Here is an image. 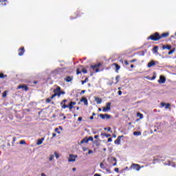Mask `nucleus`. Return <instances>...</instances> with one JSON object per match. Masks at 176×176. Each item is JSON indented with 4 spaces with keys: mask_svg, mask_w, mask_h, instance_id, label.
I'll return each mask as SVG.
<instances>
[{
    "mask_svg": "<svg viewBox=\"0 0 176 176\" xmlns=\"http://www.w3.org/2000/svg\"><path fill=\"white\" fill-rule=\"evenodd\" d=\"M168 35V32L163 33L161 36L159 35V33L156 32L155 34L150 36L149 39H151V41H159V39H162V38H167Z\"/></svg>",
    "mask_w": 176,
    "mask_h": 176,
    "instance_id": "1",
    "label": "nucleus"
},
{
    "mask_svg": "<svg viewBox=\"0 0 176 176\" xmlns=\"http://www.w3.org/2000/svg\"><path fill=\"white\" fill-rule=\"evenodd\" d=\"M78 158V155L70 154L68 157V162H76V159Z\"/></svg>",
    "mask_w": 176,
    "mask_h": 176,
    "instance_id": "2",
    "label": "nucleus"
},
{
    "mask_svg": "<svg viewBox=\"0 0 176 176\" xmlns=\"http://www.w3.org/2000/svg\"><path fill=\"white\" fill-rule=\"evenodd\" d=\"M57 91H60V87L56 88V90H54V94L50 98H47L46 99V102H50V101H52V100H53V98H54V97L57 96Z\"/></svg>",
    "mask_w": 176,
    "mask_h": 176,
    "instance_id": "3",
    "label": "nucleus"
},
{
    "mask_svg": "<svg viewBox=\"0 0 176 176\" xmlns=\"http://www.w3.org/2000/svg\"><path fill=\"white\" fill-rule=\"evenodd\" d=\"M109 111H111V102H107L106 107L102 109L103 112H108Z\"/></svg>",
    "mask_w": 176,
    "mask_h": 176,
    "instance_id": "4",
    "label": "nucleus"
},
{
    "mask_svg": "<svg viewBox=\"0 0 176 176\" xmlns=\"http://www.w3.org/2000/svg\"><path fill=\"white\" fill-rule=\"evenodd\" d=\"M81 71L83 74H87V71H86V69H85L82 66H80L76 70V74L79 75Z\"/></svg>",
    "mask_w": 176,
    "mask_h": 176,
    "instance_id": "5",
    "label": "nucleus"
},
{
    "mask_svg": "<svg viewBox=\"0 0 176 176\" xmlns=\"http://www.w3.org/2000/svg\"><path fill=\"white\" fill-rule=\"evenodd\" d=\"M131 168H133V170H136V171H140L141 169V167H140V165L133 164L131 165Z\"/></svg>",
    "mask_w": 176,
    "mask_h": 176,
    "instance_id": "6",
    "label": "nucleus"
},
{
    "mask_svg": "<svg viewBox=\"0 0 176 176\" xmlns=\"http://www.w3.org/2000/svg\"><path fill=\"white\" fill-rule=\"evenodd\" d=\"M158 82L161 84L166 83V77L164 76H160V79L158 80Z\"/></svg>",
    "mask_w": 176,
    "mask_h": 176,
    "instance_id": "7",
    "label": "nucleus"
},
{
    "mask_svg": "<svg viewBox=\"0 0 176 176\" xmlns=\"http://www.w3.org/2000/svg\"><path fill=\"white\" fill-rule=\"evenodd\" d=\"M161 107H164L165 109H170V107H171V104L170 103H161Z\"/></svg>",
    "mask_w": 176,
    "mask_h": 176,
    "instance_id": "8",
    "label": "nucleus"
},
{
    "mask_svg": "<svg viewBox=\"0 0 176 176\" xmlns=\"http://www.w3.org/2000/svg\"><path fill=\"white\" fill-rule=\"evenodd\" d=\"M100 117L101 119H111V116L108 114H100Z\"/></svg>",
    "mask_w": 176,
    "mask_h": 176,
    "instance_id": "9",
    "label": "nucleus"
},
{
    "mask_svg": "<svg viewBox=\"0 0 176 176\" xmlns=\"http://www.w3.org/2000/svg\"><path fill=\"white\" fill-rule=\"evenodd\" d=\"M80 102H84V104L86 105V106L89 105V102H87V98H86L85 97H82L81 98Z\"/></svg>",
    "mask_w": 176,
    "mask_h": 176,
    "instance_id": "10",
    "label": "nucleus"
},
{
    "mask_svg": "<svg viewBox=\"0 0 176 176\" xmlns=\"http://www.w3.org/2000/svg\"><path fill=\"white\" fill-rule=\"evenodd\" d=\"M122 136H118L117 140H115L114 143L116 144V145H120V141L122 140Z\"/></svg>",
    "mask_w": 176,
    "mask_h": 176,
    "instance_id": "11",
    "label": "nucleus"
},
{
    "mask_svg": "<svg viewBox=\"0 0 176 176\" xmlns=\"http://www.w3.org/2000/svg\"><path fill=\"white\" fill-rule=\"evenodd\" d=\"M94 99H95V101L97 104H101V102H102V100H101V98H100L97 96H95Z\"/></svg>",
    "mask_w": 176,
    "mask_h": 176,
    "instance_id": "12",
    "label": "nucleus"
},
{
    "mask_svg": "<svg viewBox=\"0 0 176 176\" xmlns=\"http://www.w3.org/2000/svg\"><path fill=\"white\" fill-rule=\"evenodd\" d=\"M156 65V63H155V61L151 60L150 63H148L147 67L148 68H151V67H153Z\"/></svg>",
    "mask_w": 176,
    "mask_h": 176,
    "instance_id": "13",
    "label": "nucleus"
},
{
    "mask_svg": "<svg viewBox=\"0 0 176 176\" xmlns=\"http://www.w3.org/2000/svg\"><path fill=\"white\" fill-rule=\"evenodd\" d=\"M43 141H45V138H41V139H38V140H37V143H36V144L37 145H42V144H43Z\"/></svg>",
    "mask_w": 176,
    "mask_h": 176,
    "instance_id": "14",
    "label": "nucleus"
},
{
    "mask_svg": "<svg viewBox=\"0 0 176 176\" xmlns=\"http://www.w3.org/2000/svg\"><path fill=\"white\" fill-rule=\"evenodd\" d=\"M87 142H89V140L87 139V138H85L80 141V145H82V144H87Z\"/></svg>",
    "mask_w": 176,
    "mask_h": 176,
    "instance_id": "15",
    "label": "nucleus"
},
{
    "mask_svg": "<svg viewBox=\"0 0 176 176\" xmlns=\"http://www.w3.org/2000/svg\"><path fill=\"white\" fill-rule=\"evenodd\" d=\"M74 105H76V102H71L70 104H69V109H72V108H74Z\"/></svg>",
    "mask_w": 176,
    "mask_h": 176,
    "instance_id": "16",
    "label": "nucleus"
},
{
    "mask_svg": "<svg viewBox=\"0 0 176 176\" xmlns=\"http://www.w3.org/2000/svg\"><path fill=\"white\" fill-rule=\"evenodd\" d=\"M23 54H24V47H22L19 50V56H23Z\"/></svg>",
    "mask_w": 176,
    "mask_h": 176,
    "instance_id": "17",
    "label": "nucleus"
},
{
    "mask_svg": "<svg viewBox=\"0 0 176 176\" xmlns=\"http://www.w3.org/2000/svg\"><path fill=\"white\" fill-rule=\"evenodd\" d=\"M18 89H24L25 91H27V90H28V87H27V86H25V85H19L18 87Z\"/></svg>",
    "mask_w": 176,
    "mask_h": 176,
    "instance_id": "18",
    "label": "nucleus"
},
{
    "mask_svg": "<svg viewBox=\"0 0 176 176\" xmlns=\"http://www.w3.org/2000/svg\"><path fill=\"white\" fill-rule=\"evenodd\" d=\"M162 49H163V50H165V49H167V50H171V46H170V45H163Z\"/></svg>",
    "mask_w": 176,
    "mask_h": 176,
    "instance_id": "19",
    "label": "nucleus"
},
{
    "mask_svg": "<svg viewBox=\"0 0 176 176\" xmlns=\"http://www.w3.org/2000/svg\"><path fill=\"white\" fill-rule=\"evenodd\" d=\"M49 160H50V162H53V160H54V155L51 154V155L49 156Z\"/></svg>",
    "mask_w": 176,
    "mask_h": 176,
    "instance_id": "20",
    "label": "nucleus"
},
{
    "mask_svg": "<svg viewBox=\"0 0 176 176\" xmlns=\"http://www.w3.org/2000/svg\"><path fill=\"white\" fill-rule=\"evenodd\" d=\"M100 65H101V64L98 63L97 65L91 66V68H92V69H96V68H98Z\"/></svg>",
    "mask_w": 176,
    "mask_h": 176,
    "instance_id": "21",
    "label": "nucleus"
},
{
    "mask_svg": "<svg viewBox=\"0 0 176 176\" xmlns=\"http://www.w3.org/2000/svg\"><path fill=\"white\" fill-rule=\"evenodd\" d=\"M137 117L140 119H144V115H142L141 113H137Z\"/></svg>",
    "mask_w": 176,
    "mask_h": 176,
    "instance_id": "22",
    "label": "nucleus"
},
{
    "mask_svg": "<svg viewBox=\"0 0 176 176\" xmlns=\"http://www.w3.org/2000/svg\"><path fill=\"white\" fill-rule=\"evenodd\" d=\"M114 66H115L116 68V72H118V70L120 69V66H119V65H118V64H116V63H114Z\"/></svg>",
    "mask_w": 176,
    "mask_h": 176,
    "instance_id": "23",
    "label": "nucleus"
},
{
    "mask_svg": "<svg viewBox=\"0 0 176 176\" xmlns=\"http://www.w3.org/2000/svg\"><path fill=\"white\" fill-rule=\"evenodd\" d=\"M101 137H106L107 138H109V137H111V134H107V133H101Z\"/></svg>",
    "mask_w": 176,
    "mask_h": 176,
    "instance_id": "24",
    "label": "nucleus"
},
{
    "mask_svg": "<svg viewBox=\"0 0 176 176\" xmlns=\"http://www.w3.org/2000/svg\"><path fill=\"white\" fill-rule=\"evenodd\" d=\"M54 156H55L56 159H60V155L57 152L54 153Z\"/></svg>",
    "mask_w": 176,
    "mask_h": 176,
    "instance_id": "25",
    "label": "nucleus"
},
{
    "mask_svg": "<svg viewBox=\"0 0 176 176\" xmlns=\"http://www.w3.org/2000/svg\"><path fill=\"white\" fill-rule=\"evenodd\" d=\"M61 94H65V93L63 91L60 92V89H59V91L56 92V96H58V97H60V96H61Z\"/></svg>",
    "mask_w": 176,
    "mask_h": 176,
    "instance_id": "26",
    "label": "nucleus"
},
{
    "mask_svg": "<svg viewBox=\"0 0 176 176\" xmlns=\"http://www.w3.org/2000/svg\"><path fill=\"white\" fill-rule=\"evenodd\" d=\"M141 132L140 131H135L133 132V135H136V136H138V135H141Z\"/></svg>",
    "mask_w": 176,
    "mask_h": 176,
    "instance_id": "27",
    "label": "nucleus"
},
{
    "mask_svg": "<svg viewBox=\"0 0 176 176\" xmlns=\"http://www.w3.org/2000/svg\"><path fill=\"white\" fill-rule=\"evenodd\" d=\"M158 49H159V47L155 46V47H154L153 52H154V53H157Z\"/></svg>",
    "mask_w": 176,
    "mask_h": 176,
    "instance_id": "28",
    "label": "nucleus"
},
{
    "mask_svg": "<svg viewBox=\"0 0 176 176\" xmlns=\"http://www.w3.org/2000/svg\"><path fill=\"white\" fill-rule=\"evenodd\" d=\"M65 80H66V82H71V80H72V78H71V77H67V78H65Z\"/></svg>",
    "mask_w": 176,
    "mask_h": 176,
    "instance_id": "29",
    "label": "nucleus"
},
{
    "mask_svg": "<svg viewBox=\"0 0 176 176\" xmlns=\"http://www.w3.org/2000/svg\"><path fill=\"white\" fill-rule=\"evenodd\" d=\"M174 52H175V50H171L170 51L168 52V54L170 55L173 54V53H174Z\"/></svg>",
    "mask_w": 176,
    "mask_h": 176,
    "instance_id": "30",
    "label": "nucleus"
},
{
    "mask_svg": "<svg viewBox=\"0 0 176 176\" xmlns=\"http://www.w3.org/2000/svg\"><path fill=\"white\" fill-rule=\"evenodd\" d=\"M6 96H8V92H7V91H4V92L3 93V98H5V97H6Z\"/></svg>",
    "mask_w": 176,
    "mask_h": 176,
    "instance_id": "31",
    "label": "nucleus"
},
{
    "mask_svg": "<svg viewBox=\"0 0 176 176\" xmlns=\"http://www.w3.org/2000/svg\"><path fill=\"white\" fill-rule=\"evenodd\" d=\"M111 160H113L114 162H116L113 164V166H116V158L112 157V158H111Z\"/></svg>",
    "mask_w": 176,
    "mask_h": 176,
    "instance_id": "32",
    "label": "nucleus"
},
{
    "mask_svg": "<svg viewBox=\"0 0 176 176\" xmlns=\"http://www.w3.org/2000/svg\"><path fill=\"white\" fill-rule=\"evenodd\" d=\"M119 79H120V76H117L116 77V83H118V82H119Z\"/></svg>",
    "mask_w": 176,
    "mask_h": 176,
    "instance_id": "33",
    "label": "nucleus"
},
{
    "mask_svg": "<svg viewBox=\"0 0 176 176\" xmlns=\"http://www.w3.org/2000/svg\"><path fill=\"white\" fill-rule=\"evenodd\" d=\"M86 82H89V79L86 78L85 80H82V85H85V83H86Z\"/></svg>",
    "mask_w": 176,
    "mask_h": 176,
    "instance_id": "34",
    "label": "nucleus"
},
{
    "mask_svg": "<svg viewBox=\"0 0 176 176\" xmlns=\"http://www.w3.org/2000/svg\"><path fill=\"white\" fill-rule=\"evenodd\" d=\"M87 140H88V142L89 141H94V138H93V137H89L87 138Z\"/></svg>",
    "mask_w": 176,
    "mask_h": 176,
    "instance_id": "35",
    "label": "nucleus"
},
{
    "mask_svg": "<svg viewBox=\"0 0 176 176\" xmlns=\"http://www.w3.org/2000/svg\"><path fill=\"white\" fill-rule=\"evenodd\" d=\"M95 144H96V146H101V144L100 143H98V141H96Z\"/></svg>",
    "mask_w": 176,
    "mask_h": 176,
    "instance_id": "36",
    "label": "nucleus"
},
{
    "mask_svg": "<svg viewBox=\"0 0 176 176\" xmlns=\"http://www.w3.org/2000/svg\"><path fill=\"white\" fill-rule=\"evenodd\" d=\"M67 102V100H63V102H60V105H64Z\"/></svg>",
    "mask_w": 176,
    "mask_h": 176,
    "instance_id": "37",
    "label": "nucleus"
},
{
    "mask_svg": "<svg viewBox=\"0 0 176 176\" xmlns=\"http://www.w3.org/2000/svg\"><path fill=\"white\" fill-rule=\"evenodd\" d=\"M62 108H63V109H65V108H69V106L66 104H62Z\"/></svg>",
    "mask_w": 176,
    "mask_h": 176,
    "instance_id": "38",
    "label": "nucleus"
},
{
    "mask_svg": "<svg viewBox=\"0 0 176 176\" xmlns=\"http://www.w3.org/2000/svg\"><path fill=\"white\" fill-rule=\"evenodd\" d=\"M55 132L57 133L58 134H60V131H58V128L55 129Z\"/></svg>",
    "mask_w": 176,
    "mask_h": 176,
    "instance_id": "39",
    "label": "nucleus"
},
{
    "mask_svg": "<svg viewBox=\"0 0 176 176\" xmlns=\"http://www.w3.org/2000/svg\"><path fill=\"white\" fill-rule=\"evenodd\" d=\"M20 144H21V145H24V144H25V141H24V140L21 141V142H20Z\"/></svg>",
    "mask_w": 176,
    "mask_h": 176,
    "instance_id": "40",
    "label": "nucleus"
},
{
    "mask_svg": "<svg viewBox=\"0 0 176 176\" xmlns=\"http://www.w3.org/2000/svg\"><path fill=\"white\" fill-rule=\"evenodd\" d=\"M94 71H95L96 72H100V70L98 69V67H96L95 69H93Z\"/></svg>",
    "mask_w": 176,
    "mask_h": 176,
    "instance_id": "41",
    "label": "nucleus"
},
{
    "mask_svg": "<svg viewBox=\"0 0 176 176\" xmlns=\"http://www.w3.org/2000/svg\"><path fill=\"white\" fill-rule=\"evenodd\" d=\"M93 153H94L93 151H91V150H89V151H88V154H89V155H91V154H93Z\"/></svg>",
    "mask_w": 176,
    "mask_h": 176,
    "instance_id": "42",
    "label": "nucleus"
},
{
    "mask_svg": "<svg viewBox=\"0 0 176 176\" xmlns=\"http://www.w3.org/2000/svg\"><path fill=\"white\" fill-rule=\"evenodd\" d=\"M5 76H3V74L0 73V78H3Z\"/></svg>",
    "mask_w": 176,
    "mask_h": 176,
    "instance_id": "43",
    "label": "nucleus"
},
{
    "mask_svg": "<svg viewBox=\"0 0 176 176\" xmlns=\"http://www.w3.org/2000/svg\"><path fill=\"white\" fill-rule=\"evenodd\" d=\"M82 151H84V152H86V151H88V148L86 147H83Z\"/></svg>",
    "mask_w": 176,
    "mask_h": 176,
    "instance_id": "44",
    "label": "nucleus"
},
{
    "mask_svg": "<svg viewBox=\"0 0 176 176\" xmlns=\"http://www.w3.org/2000/svg\"><path fill=\"white\" fill-rule=\"evenodd\" d=\"M107 141L108 142H112V138H109Z\"/></svg>",
    "mask_w": 176,
    "mask_h": 176,
    "instance_id": "45",
    "label": "nucleus"
},
{
    "mask_svg": "<svg viewBox=\"0 0 176 176\" xmlns=\"http://www.w3.org/2000/svg\"><path fill=\"white\" fill-rule=\"evenodd\" d=\"M100 168H104V164H103V163H101V164H100Z\"/></svg>",
    "mask_w": 176,
    "mask_h": 176,
    "instance_id": "46",
    "label": "nucleus"
},
{
    "mask_svg": "<svg viewBox=\"0 0 176 176\" xmlns=\"http://www.w3.org/2000/svg\"><path fill=\"white\" fill-rule=\"evenodd\" d=\"M104 130H107L108 131H111V127H109L108 129L104 128Z\"/></svg>",
    "mask_w": 176,
    "mask_h": 176,
    "instance_id": "47",
    "label": "nucleus"
},
{
    "mask_svg": "<svg viewBox=\"0 0 176 176\" xmlns=\"http://www.w3.org/2000/svg\"><path fill=\"white\" fill-rule=\"evenodd\" d=\"M124 64H125L126 65H129V62H128L127 60H124Z\"/></svg>",
    "mask_w": 176,
    "mask_h": 176,
    "instance_id": "48",
    "label": "nucleus"
},
{
    "mask_svg": "<svg viewBox=\"0 0 176 176\" xmlns=\"http://www.w3.org/2000/svg\"><path fill=\"white\" fill-rule=\"evenodd\" d=\"M135 61H137V60L133 59V60H131V63H135Z\"/></svg>",
    "mask_w": 176,
    "mask_h": 176,
    "instance_id": "49",
    "label": "nucleus"
},
{
    "mask_svg": "<svg viewBox=\"0 0 176 176\" xmlns=\"http://www.w3.org/2000/svg\"><path fill=\"white\" fill-rule=\"evenodd\" d=\"M78 121H79V122H82V117H79V118H78Z\"/></svg>",
    "mask_w": 176,
    "mask_h": 176,
    "instance_id": "50",
    "label": "nucleus"
},
{
    "mask_svg": "<svg viewBox=\"0 0 176 176\" xmlns=\"http://www.w3.org/2000/svg\"><path fill=\"white\" fill-rule=\"evenodd\" d=\"M114 170H115V171H116V173H118V171H119V168H116Z\"/></svg>",
    "mask_w": 176,
    "mask_h": 176,
    "instance_id": "51",
    "label": "nucleus"
},
{
    "mask_svg": "<svg viewBox=\"0 0 176 176\" xmlns=\"http://www.w3.org/2000/svg\"><path fill=\"white\" fill-rule=\"evenodd\" d=\"M56 135H57L56 133H52V137L54 138V137H56Z\"/></svg>",
    "mask_w": 176,
    "mask_h": 176,
    "instance_id": "52",
    "label": "nucleus"
},
{
    "mask_svg": "<svg viewBox=\"0 0 176 176\" xmlns=\"http://www.w3.org/2000/svg\"><path fill=\"white\" fill-rule=\"evenodd\" d=\"M118 94H119V96H122V92H121V91H118Z\"/></svg>",
    "mask_w": 176,
    "mask_h": 176,
    "instance_id": "53",
    "label": "nucleus"
},
{
    "mask_svg": "<svg viewBox=\"0 0 176 176\" xmlns=\"http://www.w3.org/2000/svg\"><path fill=\"white\" fill-rule=\"evenodd\" d=\"M94 176H101V175L96 173L94 175Z\"/></svg>",
    "mask_w": 176,
    "mask_h": 176,
    "instance_id": "54",
    "label": "nucleus"
},
{
    "mask_svg": "<svg viewBox=\"0 0 176 176\" xmlns=\"http://www.w3.org/2000/svg\"><path fill=\"white\" fill-rule=\"evenodd\" d=\"M72 171H76V168H73Z\"/></svg>",
    "mask_w": 176,
    "mask_h": 176,
    "instance_id": "55",
    "label": "nucleus"
},
{
    "mask_svg": "<svg viewBox=\"0 0 176 176\" xmlns=\"http://www.w3.org/2000/svg\"><path fill=\"white\" fill-rule=\"evenodd\" d=\"M90 119H91V120H93V119H94V117L91 116V117H90Z\"/></svg>",
    "mask_w": 176,
    "mask_h": 176,
    "instance_id": "56",
    "label": "nucleus"
},
{
    "mask_svg": "<svg viewBox=\"0 0 176 176\" xmlns=\"http://www.w3.org/2000/svg\"><path fill=\"white\" fill-rule=\"evenodd\" d=\"M94 138H96V139L98 138V135H95Z\"/></svg>",
    "mask_w": 176,
    "mask_h": 176,
    "instance_id": "57",
    "label": "nucleus"
},
{
    "mask_svg": "<svg viewBox=\"0 0 176 176\" xmlns=\"http://www.w3.org/2000/svg\"><path fill=\"white\" fill-rule=\"evenodd\" d=\"M41 176H46V175L45 173H42Z\"/></svg>",
    "mask_w": 176,
    "mask_h": 176,
    "instance_id": "58",
    "label": "nucleus"
},
{
    "mask_svg": "<svg viewBox=\"0 0 176 176\" xmlns=\"http://www.w3.org/2000/svg\"><path fill=\"white\" fill-rule=\"evenodd\" d=\"M6 0H0V2H5Z\"/></svg>",
    "mask_w": 176,
    "mask_h": 176,
    "instance_id": "59",
    "label": "nucleus"
},
{
    "mask_svg": "<svg viewBox=\"0 0 176 176\" xmlns=\"http://www.w3.org/2000/svg\"><path fill=\"white\" fill-rule=\"evenodd\" d=\"M131 68H134V65H131Z\"/></svg>",
    "mask_w": 176,
    "mask_h": 176,
    "instance_id": "60",
    "label": "nucleus"
},
{
    "mask_svg": "<svg viewBox=\"0 0 176 176\" xmlns=\"http://www.w3.org/2000/svg\"><path fill=\"white\" fill-rule=\"evenodd\" d=\"M113 138H116V135H113Z\"/></svg>",
    "mask_w": 176,
    "mask_h": 176,
    "instance_id": "61",
    "label": "nucleus"
},
{
    "mask_svg": "<svg viewBox=\"0 0 176 176\" xmlns=\"http://www.w3.org/2000/svg\"><path fill=\"white\" fill-rule=\"evenodd\" d=\"M103 151L105 152L107 151V148H103Z\"/></svg>",
    "mask_w": 176,
    "mask_h": 176,
    "instance_id": "62",
    "label": "nucleus"
},
{
    "mask_svg": "<svg viewBox=\"0 0 176 176\" xmlns=\"http://www.w3.org/2000/svg\"><path fill=\"white\" fill-rule=\"evenodd\" d=\"M98 111L100 112V111H102L101 108H99Z\"/></svg>",
    "mask_w": 176,
    "mask_h": 176,
    "instance_id": "63",
    "label": "nucleus"
},
{
    "mask_svg": "<svg viewBox=\"0 0 176 176\" xmlns=\"http://www.w3.org/2000/svg\"><path fill=\"white\" fill-rule=\"evenodd\" d=\"M81 93H85V90H82V91H81Z\"/></svg>",
    "mask_w": 176,
    "mask_h": 176,
    "instance_id": "64",
    "label": "nucleus"
}]
</instances>
